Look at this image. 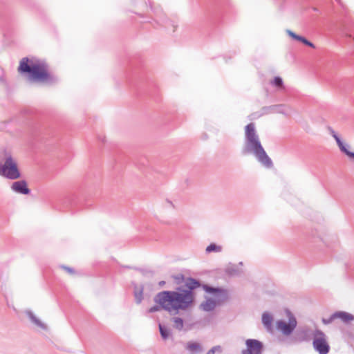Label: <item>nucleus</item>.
<instances>
[{"label":"nucleus","mask_w":354,"mask_h":354,"mask_svg":"<svg viewBox=\"0 0 354 354\" xmlns=\"http://www.w3.org/2000/svg\"><path fill=\"white\" fill-rule=\"evenodd\" d=\"M313 347L319 354H327L330 346L327 342L325 334L321 330H316L313 339Z\"/></svg>","instance_id":"obj_6"},{"label":"nucleus","mask_w":354,"mask_h":354,"mask_svg":"<svg viewBox=\"0 0 354 354\" xmlns=\"http://www.w3.org/2000/svg\"><path fill=\"white\" fill-rule=\"evenodd\" d=\"M135 299L137 304H140L142 299V289L135 291Z\"/></svg>","instance_id":"obj_20"},{"label":"nucleus","mask_w":354,"mask_h":354,"mask_svg":"<svg viewBox=\"0 0 354 354\" xmlns=\"http://www.w3.org/2000/svg\"><path fill=\"white\" fill-rule=\"evenodd\" d=\"M0 159L2 161L0 176L10 180H17L21 178V174L18 167L17 161L10 151L7 150L1 151Z\"/></svg>","instance_id":"obj_4"},{"label":"nucleus","mask_w":354,"mask_h":354,"mask_svg":"<svg viewBox=\"0 0 354 354\" xmlns=\"http://www.w3.org/2000/svg\"><path fill=\"white\" fill-rule=\"evenodd\" d=\"M204 289L207 292L214 296V298H207L201 303L200 306L204 311L209 312L213 310L217 305L225 301L227 297V292L223 289L212 288L207 286H205Z\"/></svg>","instance_id":"obj_5"},{"label":"nucleus","mask_w":354,"mask_h":354,"mask_svg":"<svg viewBox=\"0 0 354 354\" xmlns=\"http://www.w3.org/2000/svg\"><path fill=\"white\" fill-rule=\"evenodd\" d=\"M10 189L15 193L28 195L30 189L28 187L27 182L24 180L15 181L12 183Z\"/></svg>","instance_id":"obj_9"},{"label":"nucleus","mask_w":354,"mask_h":354,"mask_svg":"<svg viewBox=\"0 0 354 354\" xmlns=\"http://www.w3.org/2000/svg\"><path fill=\"white\" fill-rule=\"evenodd\" d=\"M286 33L290 37H292L293 39H295V40H297L299 41H301V43H303L304 44L308 46H310L313 48H315V45L310 42V41H308V39H306L305 37H301V36H299L297 34H295L294 32H292V30H286Z\"/></svg>","instance_id":"obj_12"},{"label":"nucleus","mask_w":354,"mask_h":354,"mask_svg":"<svg viewBox=\"0 0 354 354\" xmlns=\"http://www.w3.org/2000/svg\"><path fill=\"white\" fill-rule=\"evenodd\" d=\"M64 270H66L68 273L70 274H73L74 273V271L72 268H68V267H66V266H63L62 267Z\"/></svg>","instance_id":"obj_23"},{"label":"nucleus","mask_w":354,"mask_h":354,"mask_svg":"<svg viewBox=\"0 0 354 354\" xmlns=\"http://www.w3.org/2000/svg\"><path fill=\"white\" fill-rule=\"evenodd\" d=\"M247 349L242 352V354H261L263 345L261 342L257 339H249L246 340Z\"/></svg>","instance_id":"obj_8"},{"label":"nucleus","mask_w":354,"mask_h":354,"mask_svg":"<svg viewBox=\"0 0 354 354\" xmlns=\"http://www.w3.org/2000/svg\"><path fill=\"white\" fill-rule=\"evenodd\" d=\"M221 351H222V349L220 346H215L212 347L211 349H209L207 351V354H214L216 352L221 353Z\"/></svg>","instance_id":"obj_21"},{"label":"nucleus","mask_w":354,"mask_h":354,"mask_svg":"<svg viewBox=\"0 0 354 354\" xmlns=\"http://www.w3.org/2000/svg\"><path fill=\"white\" fill-rule=\"evenodd\" d=\"M18 71L28 73V79L30 82L50 84L57 81V78L48 72V66L44 62L28 57H24L20 61Z\"/></svg>","instance_id":"obj_2"},{"label":"nucleus","mask_w":354,"mask_h":354,"mask_svg":"<svg viewBox=\"0 0 354 354\" xmlns=\"http://www.w3.org/2000/svg\"><path fill=\"white\" fill-rule=\"evenodd\" d=\"M335 317H333V314L330 315V317L328 319L323 318L322 322L324 324H330L333 320H335Z\"/></svg>","instance_id":"obj_22"},{"label":"nucleus","mask_w":354,"mask_h":354,"mask_svg":"<svg viewBox=\"0 0 354 354\" xmlns=\"http://www.w3.org/2000/svg\"><path fill=\"white\" fill-rule=\"evenodd\" d=\"M272 317L268 313H264L262 315V323L268 331L272 330Z\"/></svg>","instance_id":"obj_14"},{"label":"nucleus","mask_w":354,"mask_h":354,"mask_svg":"<svg viewBox=\"0 0 354 354\" xmlns=\"http://www.w3.org/2000/svg\"><path fill=\"white\" fill-rule=\"evenodd\" d=\"M288 323L283 320H279L276 323L277 330L285 335H290L297 326V320L290 312H288Z\"/></svg>","instance_id":"obj_7"},{"label":"nucleus","mask_w":354,"mask_h":354,"mask_svg":"<svg viewBox=\"0 0 354 354\" xmlns=\"http://www.w3.org/2000/svg\"><path fill=\"white\" fill-rule=\"evenodd\" d=\"M200 286L198 281L189 278L185 283V288H179L176 291H162L154 298L155 306L149 308V313H153L162 308L171 315H176L180 311L189 309L194 301L193 290Z\"/></svg>","instance_id":"obj_1"},{"label":"nucleus","mask_w":354,"mask_h":354,"mask_svg":"<svg viewBox=\"0 0 354 354\" xmlns=\"http://www.w3.org/2000/svg\"><path fill=\"white\" fill-rule=\"evenodd\" d=\"M26 315L28 317L32 323L42 330H47L48 326L42 322L31 310H26Z\"/></svg>","instance_id":"obj_11"},{"label":"nucleus","mask_w":354,"mask_h":354,"mask_svg":"<svg viewBox=\"0 0 354 354\" xmlns=\"http://www.w3.org/2000/svg\"><path fill=\"white\" fill-rule=\"evenodd\" d=\"M271 84L279 88H282L283 87V80L280 77H275L271 82Z\"/></svg>","instance_id":"obj_19"},{"label":"nucleus","mask_w":354,"mask_h":354,"mask_svg":"<svg viewBox=\"0 0 354 354\" xmlns=\"http://www.w3.org/2000/svg\"><path fill=\"white\" fill-rule=\"evenodd\" d=\"M159 330H160V335L163 339L165 340L169 337V336L171 335V330L168 327L160 324H159Z\"/></svg>","instance_id":"obj_15"},{"label":"nucleus","mask_w":354,"mask_h":354,"mask_svg":"<svg viewBox=\"0 0 354 354\" xmlns=\"http://www.w3.org/2000/svg\"><path fill=\"white\" fill-rule=\"evenodd\" d=\"M186 348L190 351H202L200 344L197 342H189L186 345Z\"/></svg>","instance_id":"obj_16"},{"label":"nucleus","mask_w":354,"mask_h":354,"mask_svg":"<svg viewBox=\"0 0 354 354\" xmlns=\"http://www.w3.org/2000/svg\"><path fill=\"white\" fill-rule=\"evenodd\" d=\"M245 146L242 150L244 155L253 154L266 167H271L272 162L261 145L254 123L248 124L245 128Z\"/></svg>","instance_id":"obj_3"},{"label":"nucleus","mask_w":354,"mask_h":354,"mask_svg":"<svg viewBox=\"0 0 354 354\" xmlns=\"http://www.w3.org/2000/svg\"><path fill=\"white\" fill-rule=\"evenodd\" d=\"M335 319H340L343 322L348 323L354 319L353 315L346 312L339 311L333 313Z\"/></svg>","instance_id":"obj_13"},{"label":"nucleus","mask_w":354,"mask_h":354,"mask_svg":"<svg viewBox=\"0 0 354 354\" xmlns=\"http://www.w3.org/2000/svg\"><path fill=\"white\" fill-rule=\"evenodd\" d=\"M221 250H222L221 246L216 245L214 243H211L209 245H208L206 248V250H205L207 253H210L212 252H220Z\"/></svg>","instance_id":"obj_18"},{"label":"nucleus","mask_w":354,"mask_h":354,"mask_svg":"<svg viewBox=\"0 0 354 354\" xmlns=\"http://www.w3.org/2000/svg\"><path fill=\"white\" fill-rule=\"evenodd\" d=\"M330 135L335 140L337 145H338L340 151L345 154H346L350 158H354V153L349 151L347 149L344 143L341 140L340 138L336 133V132L331 128L328 129Z\"/></svg>","instance_id":"obj_10"},{"label":"nucleus","mask_w":354,"mask_h":354,"mask_svg":"<svg viewBox=\"0 0 354 354\" xmlns=\"http://www.w3.org/2000/svg\"><path fill=\"white\" fill-rule=\"evenodd\" d=\"M173 326L177 330H182L183 328V320L180 317H174L172 319Z\"/></svg>","instance_id":"obj_17"},{"label":"nucleus","mask_w":354,"mask_h":354,"mask_svg":"<svg viewBox=\"0 0 354 354\" xmlns=\"http://www.w3.org/2000/svg\"><path fill=\"white\" fill-rule=\"evenodd\" d=\"M165 283V281H160V282H159V285H160V286H162V285H164Z\"/></svg>","instance_id":"obj_24"}]
</instances>
